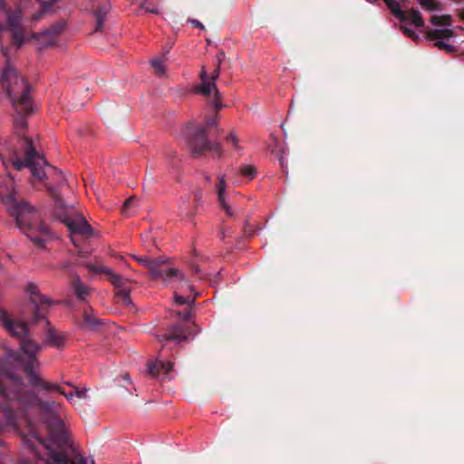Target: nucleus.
Wrapping results in <instances>:
<instances>
[{
  "label": "nucleus",
  "instance_id": "nucleus-1",
  "mask_svg": "<svg viewBox=\"0 0 464 464\" xmlns=\"http://www.w3.org/2000/svg\"><path fill=\"white\" fill-rule=\"evenodd\" d=\"M220 63L221 58L217 57L213 70L208 72L207 67L202 66L199 73L200 83L193 87V92L202 95L213 110V114L207 121L206 126L198 129L188 140V147L194 157H199L207 151L214 152L218 158L223 155L220 143L208 140V136L212 132H218V111L225 106L222 102V94L216 84L220 74Z\"/></svg>",
  "mask_w": 464,
  "mask_h": 464
},
{
  "label": "nucleus",
  "instance_id": "nucleus-2",
  "mask_svg": "<svg viewBox=\"0 0 464 464\" xmlns=\"http://www.w3.org/2000/svg\"><path fill=\"white\" fill-rule=\"evenodd\" d=\"M49 436L42 439L33 429L24 435L25 443L29 445L35 456L49 464H67L66 450L71 448L70 433L63 421L58 416L46 420Z\"/></svg>",
  "mask_w": 464,
  "mask_h": 464
},
{
  "label": "nucleus",
  "instance_id": "nucleus-3",
  "mask_svg": "<svg viewBox=\"0 0 464 464\" xmlns=\"http://www.w3.org/2000/svg\"><path fill=\"white\" fill-rule=\"evenodd\" d=\"M0 200L8 213L15 218L17 227L25 233L38 246H44V239L34 237L30 233L40 232L46 235L48 228L40 220L39 213L34 207L24 201H18L13 179L7 175L0 181Z\"/></svg>",
  "mask_w": 464,
  "mask_h": 464
},
{
  "label": "nucleus",
  "instance_id": "nucleus-4",
  "mask_svg": "<svg viewBox=\"0 0 464 464\" xmlns=\"http://www.w3.org/2000/svg\"><path fill=\"white\" fill-rule=\"evenodd\" d=\"M26 127L27 122L24 117L15 120L14 129L19 136L21 148L24 150L25 160H22L19 158L17 150L6 154L3 149H0V159L5 169H8L10 165L17 170H21L24 167H29L32 170L33 177L42 181L45 178V172L43 169L44 162L43 159L36 155L32 140L24 136Z\"/></svg>",
  "mask_w": 464,
  "mask_h": 464
},
{
  "label": "nucleus",
  "instance_id": "nucleus-5",
  "mask_svg": "<svg viewBox=\"0 0 464 464\" xmlns=\"http://www.w3.org/2000/svg\"><path fill=\"white\" fill-rule=\"evenodd\" d=\"M0 324L12 336L21 339V349L23 353L28 356V362L26 363L22 362L19 356H17L14 352H11L8 354V360L15 362L17 365H23V369L27 373L29 382L31 383V372L39 375L34 371V367L39 365L35 356L41 350V345L31 339H23V337L27 334L28 331L26 324L14 320L3 310H0Z\"/></svg>",
  "mask_w": 464,
  "mask_h": 464
},
{
  "label": "nucleus",
  "instance_id": "nucleus-6",
  "mask_svg": "<svg viewBox=\"0 0 464 464\" xmlns=\"http://www.w3.org/2000/svg\"><path fill=\"white\" fill-rule=\"evenodd\" d=\"M1 86L12 101L15 111L25 116L33 111V100L30 95V86L25 78L10 64L3 71Z\"/></svg>",
  "mask_w": 464,
  "mask_h": 464
},
{
  "label": "nucleus",
  "instance_id": "nucleus-7",
  "mask_svg": "<svg viewBox=\"0 0 464 464\" xmlns=\"http://www.w3.org/2000/svg\"><path fill=\"white\" fill-rule=\"evenodd\" d=\"M85 267L94 274H104L108 279L115 286V295L122 302L123 304L128 305L130 304V285L129 282L123 280L120 276L114 274L110 268L104 266L100 261L95 263H87Z\"/></svg>",
  "mask_w": 464,
  "mask_h": 464
},
{
  "label": "nucleus",
  "instance_id": "nucleus-8",
  "mask_svg": "<svg viewBox=\"0 0 464 464\" xmlns=\"http://www.w3.org/2000/svg\"><path fill=\"white\" fill-rule=\"evenodd\" d=\"M21 381L7 372H0V410L8 411L9 401L14 399L20 401Z\"/></svg>",
  "mask_w": 464,
  "mask_h": 464
},
{
  "label": "nucleus",
  "instance_id": "nucleus-9",
  "mask_svg": "<svg viewBox=\"0 0 464 464\" xmlns=\"http://www.w3.org/2000/svg\"><path fill=\"white\" fill-rule=\"evenodd\" d=\"M62 221L68 227L71 239L75 246H77V237L87 239L95 235L91 225L81 214L65 216Z\"/></svg>",
  "mask_w": 464,
  "mask_h": 464
},
{
  "label": "nucleus",
  "instance_id": "nucleus-10",
  "mask_svg": "<svg viewBox=\"0 0 464 464\" xmlns=\"http://www.w3.org/2000/svg\"><path fill=\"white\" fill-rule=\"evenodd\" d=\"M31 385L39 390H44L47 392H56L61 395L64 396L69 401L72 400L74 395L77 396L78 398H85L87 393L86 389H79L71 383H67V385L73 388L74 391L66 392L64 389L59 384L50 382L34 372H31Z\"/></svg>",
  "mask_w": 464,
  "mask_h": 464
},
{
  "label": "nucleus",
  "instance_id": "nucleus-11",
  "mask_svg": "<svg viewBox=\"0 0 464 464\" xmlns=\"http://www.w3.org/2000/svg\"><path fill=\"white\" fill-rule=\"evenodd\" d=\"M20 18L21 10H19L16 14H12L6 7L5 0H0V23L5 21L6 24V27L12 29L13 39L17 46H20L24 42L23 32L16 29ZM3 29V26L0 24V31H2Z\"/></svg>",
  "mask_w": 464,
  "mask_h": 464
},
{
  "label": "nucleus",
  "instance_id": "nucleus-12",
  "mask_svg": "<svg viewBox=\"0 0 464 464\" xmlns=\"http://www.w3.org/2000/svg\"><path fill=\"white\" fill-rule=\"evenodd\" d=\"M27 291L30 294L31 302L34 304V320L37 322L41 318H44L48 313L51 304H54L53 301L41 295L38 286L34 284L27 285Z\"/></svg>",
  "mask_w": 464,
  "mask_h": 464
},
{
  "label": "nucleus",
  "instance_id": "nucleus-13",
  "mask_svg": "<svg viewBox=\"0 0 464 464\" xmlns=\"http://www.w3.org/2000/svg\"><path fill=\"white\" fill-rule=\"evenodd\" d=\"M155 269L152 270L151 276L154 279L168 280L172 278H178L182 280V273L173 267L168 260L157 259L155 262Z\"/></svg>",
  "mask_w": 464,
  "mask_h": 464
},
{
  "label": "nucleus",
  "instance_id": "nucleus-14",
  "mask_svg": "<svg viewBox=\"0 0 464 464\" xmlns=\"http://www.w3.org/2000/svg\"><path fill=\"white\" fill-rule=\"evenodd\" d=\"M46 324L48 328L44 340V343L57 349L63 348L66 345L68 335L51 326L48 322Z\"/></svg>",
  "mask_w": 464,
  "mask_h": 464
},
{
  "label": "nucleus",
  "instance_id": "nucleus-15",
  "mask_svg": "<svg viewBox=\"0 0 464 464\" xmlns=\"http://www.w3.org/2000/svg\"><path fill=\"white\" fill-rule=\"evenodd\" d=\"M102 324V321L95 316L92 308L83 310L81 318L77 321L79 328L86 331H95Z\"/></svg>",
  "mask_w": 464,
  "mask_h": 464
},
{
  "label": "nucleus",
  "instance_id": "nucleus-16",
  "mask_svg": "<svg viewBox=\"0 0 464 464\" xmlns=\"http://www.w3.org/2000/svg\"><path fill=\"white\" fill-rule=\"evenodd\" d=\"M149 373L157 377L160 374H169L174 369V363L170 361H162L160 359L150 360L147 362Z\"/></svg>",
  "mask_w": 464,
  "mask_h": 464
},
{
  "label": "nucleus",
  "instance_id": "nucleus-17",
  "mask_svg": "<svg viewBox=\"0 0 464 464\" xmlns=\"http://www.w3.org/2000/svg\"><path fill=\"white\" fill-rule=\"evenodd\" d=\"M174 298L178 304H188L195 300L196 295L192 286L185 282L181 287L177 288Z\"/></svg>",
  "mask_w": 464,
  "mask_h": 464
},
{
  "label": "nucleus",
  "instance_id": "nucleus-18",
  "mask_svg": "<svg viewBox=\"0 0 464 464\" xmlns=\"http://www.w3.org/2000/svg\"><path fill=\"white\" fill-rule=\"evenodd\" d=\"M188 338V334L182 326H173L166 331L165 334L160 335V342L173 341L181 342Z\"/></svg>",
  "mask_w": 464,
  "mask_h": 464
},
{
  "label": "nucleus",
  "instance_id": "nucleus-19",
  "mask_svg": "<svg viewBox=\"0 0 464 464\" xmlns=\"http://www.w3.org/2000/svg\"><path fill=\"white\" fill-rule=\"evenodd\" d=\"M32 5H37L39 10L32 14L34 20L40 19L44 14L51 13L57 0L43 2L41 0H27Z\"/></svg>",
  "mask_w": 464,
  "mask_h": 464
},
{
  "label": "nucleus",
  "instance_id": "nucleus-20",
  "mask_svg": "<svg viewBox=\"0 0 464 464\" xmlns=\"http://www.w3.org/2000/svg\"><path fill=\"white\" fill-rule=\"evenodd\" d=\"M398 19L402 22H409L416 27H421L424 24L423 18L420 12L413 8L402 11V14L400 15Z\"/></svg>",
  "mask_w": 464,
  "mask_h": 464
},
{
  "label": "nucleus",
  "instance_id": "nucleus-21",
  "mask_svg": "<svg viewBox=\"0 0 464 464\" xmlns=\"http://www.w3.org/2000/svg\"><path fill=\"white\" fill-rule=\"evenodd\" d=\"M71 285L74 290L75 295L81 300H85L92 293L91 288L83 284L78 276L72 279Z\"/></svg>",
  "mask_w": 464,
  "mask_h": 464
},
{
  "label": "nucleus",
  "instance_id": "nucleus-22",
  "mask_svg": "<svg viewBox=\"0 0 464 464\" xmlns=\"http://www.w3.org/2000/svg\"><path fill=\"white\" fill-rule=\"evenodd\" d=\"M455 33L451 29H435L426 32V38L428 40H446L452 38Z\"/></svg>",
  "mask_w": 464,
  "mask_h": 464
},
{
  "label": "nucleus",
  "instance_id": "nucleus-23",
  "mask_svg": "<svg viewBox=\"0 0 464 464\" xmlns=\"http://www.w3.org/2000/svg\"><path fill=\"white\" fill-rule=\"evenodd\" d=\"M226 180H225V178L222 176V177H219L218 179V200L222 206V208L226 210L227 214L228 216H231V211H230V208L227 205V203L225 202V197H224V194H225V190H226Z\"/></svg>",
  "mask_w": 464,
  "mask_h": 464
},
{
  "label": "nucleus",
  "instance_id": "nucleus-24",
  "mask_svg": "<svg viewBox=\"0 0 464 464\" xmlns=\"http://www.w3.org/2000/svg\"><path fill=\"white\" fill-rule=\"evenodd\" d=\"M430 23L436 26H450L452 24V17L450 14L433 15Z\"/></svg>",
  "mask_w": 464,
  "mask_h": 464
},
{
  "label": "nucleus",
  "instance_id": "nucleus-25",
  "mask_svg": "<svg viewBox=\"0 0 464 464\" xmlns=\"http://www.w3.org/2000/svg\"><path fill=\"white\" fill-rule=\"evenodd\" d=\"M420 6L429 11L440 10V4L437 0H418Z\"/></svg>",
  "mask_w": 464,
  "mask_h": 464
},
{
  "label": "nucleus",
  "instance_id": "nucleus-26",
  "mask_svg": "<svg viewBox=\"0 0 464 464\" xmlns=\"http://www.w3.org/2000/svg\"><path fill=\"white\" fill-rule=\"evenodd\" d=\"M383 1L394 16L399 18V16L402 14V10L401 9L400 5L396 0H383Z\"/></svg>",
  "mask_w": 464,
  "mask_h": 464
},
{
  "label": "nucleus",
  "instance_id": "nucleus-27",
  "mask_svg": "<svg viewBox=\"0 0 464 464\" xmlns=\"http://www.w3.org/2000/svg\"><path fill=\"white\" fill-rule=\"evenodd\" d=\"M131 257L136 260L138 263H140V265L144 266L146 268H148L150 270V272L151 273L152 270L155 269V262L157 259L155 260H150L147 257H139L137 256H134L132 255Z\"/></svg>",
  "mask_w": 464,
  "mask_h": 464
},
{
  "label": "nucleus",
  "instance_id": "nucleus-28",
  "mask_svg": "<svg viewBox=\"0 0 464 464\" xmlns=\"http://www.w3.org/2000/svg\"><path fill=\"white\" fill-rule=\"evenodd\" d=\"M240 174L251 180L256 177V169L252 165H245L240 168Z\"/></svg>",
  "mask_w": 464,
  "mask_h": 464
},
{
  "label": "nucleus",
  "instance_id": "nucleus-29",
  "mask_svg": "<svg viewBox=\"0 0 464 464\" xmlns=\"http://www.w3.org/2000/svg\"><path fill=\"white\" fill-rule=\"evenodd\" d=\"M140 9H143L146 13L158 14L157 5L150 0H144L140 5Z\"/></svg>",
  "mask_w": 464,
  "mask_h": 464
},
{
  "label": "nucleus",
  "instance_id": "nucleus-30",
  "mask_svg": "<svg viewBox=\"0 0 464 464\" xmlns=\"http://www.w3.org/2000/svg\"><path fill=\"white\" fill-rule=\"evenodd\" d=\"M151 65L156 75L162 76L165 74L166 68L162 61L154 60L151 62Z\"/></svg>",
  "mask_w": 464,
  "mask_h": 464
},
{
  "label": "nucleus",
  "instance_id": "nucleus-31",
  "mask_svg": "<svg viewBox=\"0 0 464 464\" xmlns=\"http://www.w3.org/2000/svg\"><path fill=\"white\" fill-rule=\"evenodd\" d=\"M434 46L439 48L440 50L446 51L447 53L456 52L455 46L446 44L443 40H437L434 43Z\"/></svg>",
  "mask_w": 464,
  "mask_h": 464
},
{
  "label": "nucleus",
  "instance_id": "nucleus-32",
  "mask_svg": "<svg viewBox=\"0 0 464 464\" xmlns=\"http://www.w3.org/2000/svg\"><path fill=\"white\" fill-rule=\"evenodd\" d=\"M105 16H106L105 13H101V12H96L95 13V17H96V20H97L96 31H102V30L103 22L105 21Z\"/></svg>",
  "mask_w": 464,
  "mask_h": 464
},
{
  "label": "nucleus",
  "instance_id": "nucleus-33",
  "mask_svg": "<svg viewBox=\"0 0 464 464\" xmlns=\"http://www.w3.org/2000/svg\"><path fill=\"white\" fill-rule=\"evenodd\" d=\"M401 29L402 30L405 35L411 38L414 42H417L419 40V36L412 30L402 25L401 26Z\"/></svg>",
  "mask_w": 464,
  "mask_h": 464
},
{
  "label": "nucleus",
  "instance_id": "nucleus-34",
  "mask_svg": "<svg viewBox=\"0 0 464 464\" xmlns=\"http://www.w3.org/2000/svg\"><path fill=\"white\" fill-rule=\"evenodd\" d=\"M226 140L227 142H230L232 143V145L234 146L235 149H239V146H238V139L237 137L234 134V133H229L227 137H226Z\"/></svg>",
  "mask_w": 464,
  "mask_h": 464
},
{
  "label": "nucleus",
  "instance_id": "nucleus-35",
  "mask_svg": "<svg viewBox=\"0 0 464 464\" xmlns=\"http://www.w3.org/2000/svg\"><path fill=\"white\" fill-rule=\"evenodd\" d=\"M64 27H65V24H64L63 22H61V23H59V24L55 26V28H53V33H54V34H59L60 32H62V31L64 29Z\"/></svg>",
  "mask_w": 464,
  "mask_h": 464
},
{
  "label": "nucleus",
  "instance_id": "nucleus-36",
  "mask_svg": "<svg viewBox=\"0 0 464 464\" xmlns=\"http://www.w3.org/2000/svg\"><path fill=\"white\" fill-rule=\"evenodd\" d=\"M192 24L195 27L204 30V25L198 20H192Z\"/></svg>",
  "mask_w": 464,
  "mask_h": 464
},
{
  "label": "nucleus",
  "instance_id": "nucleus-37",
  "mask_svg": "<svg viewBox=\"0 0 464 464\" xmlns=\"http://www.w3.org/2000/svg\"><path fill=\"white\" fill-rule=\"evenodd\" d=\"M70 464H86V462L82 459H80L78 460L71 461Z\"/></svg>",
  "mask_w": 464,
  "mask_h": 464
},
{
  "label": "nucleus",
  "instance_id": "nucleus-38",
  "mask_svg": "<svg viewBox=\"0 0 464 464\" xmlns=\"http://www.w3.org/2000/svg\"><path fill=\"white\" fill-rule=\"evenodd\" d=\"M459 17L464 22V8L459 11Z\"/></svg>",
  "mask_w": 464,
  "mask_h": 464
},
{
  "label": "nucleus",
  "instance_id": "nucleus-39",
  "mask_svg": "<svg viewBox=\"0 0 464 464\" xmlns=\"http://www.w3.org/2000/svg\"><path fill=\"white\" fill-rule=\"evenodd\" d=\"M122 378H123L125 381H127V382H130V375H129V373H125V374L122 376Z\"/></svg>",
  "mask_w": 464,
  "mask_h": 464
},
{
  "label": "nucleus",
  "instance_id": "nucleus-40",
  "mask_svg": "<svg viewBox=\"0 0 464 464\" xmlns=\"http://www.w3.org/2000/svg\"><path fill=\"white\" fill-rule=\"evenodd\" d=\"M7 421L12 423L14 426H18V423L14 420H7Z\"/></svg>",
  "mask_w": 464,
  "mask_h": 464
},
{
  "label": "nucleus",
  "instance_id": "nucleus-41",
  "mask_svg": "<svg viewBox=\"0 0 464 464\" xmlns=\"http://www.w3.org/2000/svg\"><path fill=\"white\" fill-rule=\"evenodd\" d=\"M53 407L55 408V410L57 411L58 409L61 408V405L60 404H54Z\"/></svg>",
  "mask_w": 464,
  "mask_h": 464
},
{
  "label": "nucleus",
  "instance_id": "nucleus-42",
  "mask_svg": "<svg viewBox=\"0 0 464 464\" xmlns=\"http://www.w3.org/2000/svg\"><path fill=\"white\" fill-rule=\"evenodd\" d=\"M368 2H371V3H373L375 2L376 0H367Z\"/></svg>",
  "mask_w": 464,
  "mask_h": 464
},
{
  "label": "nucleus",
  "instance_id": "nucleus-43",
  "mask_svg": "<svg viewBox=\"0 0 464 464\" xmlns=\"http://www.w3.org/2000/svg\"><path fill=\"white\" fill-rule=\"evenodd\" d=\"M22 464H26V461H25V460H23V461H22Z\"/></svg>",
  "mask_w": 464,
  "mask_h": 464
}]
</instances>
